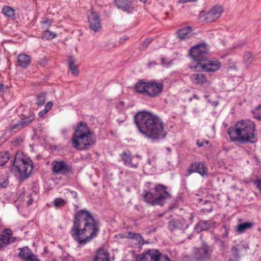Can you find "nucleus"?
<instances>
[{
  "mask_svg": "<svg viewBox=\"0 0 261 261\" xmlns=\"http://www.w3.org/2000/svg\"><path fill=\"white\" fill-rule=\"evenodd\" d=\"M73 222L70 233L80 247L89 243L97 236L100 231L99 221L91 213L85 210L75 214Z\"/></svg>",
  "mask_w": 261,
  "mask_h": 261,
  "instance_id": "obj_1",
  "label": "nucleus"
},
{
  "mask_svg": "<svg viewBox=\"0 0 261 261\" xmlns=\"http://www.w3.org/2000/svg\"><path fill=\"white\" fill-rule=\"evenodd\" d=\"M255 130L254 122L246 119L237 122L234 125L228 128L227 133L231 142L244 144L247 143H254L257 141Z\"/></svg>",
  "mask_w": 261,
  "mask_h": 261,
  "instance_id": "obj_2",
  "label": "nucleus"
},
{
  "mask_svg": "<svg viewBox=\"0 0 261 261\" xmlns=\"http://www.w3.org/2000/svg\"><path fill=\"white\" fill-rule=\"evenodd\" d=\"M207 53L206 45L205 44L196 45L191 48L190 55L197 61L196 64L191 66L196 70H203L206 72H215L221 67V63L218 60H209L205 57Z\"/></svg>",
  "mask_w": 261,
  "mask_h": 261,
  "instance_id": "obj_3",
  "label": "nucleus"
},
{
  "mask_svg": "<svg viewBox=\"0 0 261 261\" xmlns=\"http://www.w3.org/2000/svg\"><path fill=\"white\" fill-rule=\"evenodd\" d=\"M95 143V139L87 124L82 121L79 122L72 137L73 147L80 150H87Z\"/></svg>",
  "mask_w": 261,
  "mask_h": 261,
  "instance_id": "obj_4",
  "label": "nucleus"
},
{
  "mask_svg": "<svg viewBox=\"0 0 261 261\" xmlns=\"http://www.w3.org/2000/svg\"><path fill=\"white\" fill-rule=\"evenodd\" d=\"M167 134L162 120L155 114L148 111V138L159 141L164 139Z\"/></svg>",
  "mask_w": 261,
  "mask_h": 261,
  "instance_id": "obj_5",
  "label": "nucleus"
},
{
  "mask_svg": "<svg viewBox=\"0 0 261 261\" xmlns=\"http://www.w3.org/2000/svg\"><path fill=\"white\" fill-rule=\"evenodd\" d=\"M13 167L19 173L20 178L24 180L29 176L33 169V162L30 158L17 151L13 160Z\"/></svg>",
  "mask_w": 261,
  "mask_h": 261,
  "instance_id": "obj_6",
  "label": "nucleus"
},
{
  "mask_svg": "<svg viewBox=\"0 0 261 261\" xmlns=\"http://www.w3.org/2000/svg\"><path fill=\"white\" fill-rule=\"evenodd\" d=\"M171 197V194L163 185L159 184L155 187L153 191H148V203L152 205H163L166 200Z\"/></svg>",
  "mask_w": 261,
  "mask_h": 261,
  "instance_id": "obj_7",
  "label": "nucleus"
},
{
  "mask_svg": "<svg viewBox=\"0 0 261 261\" xmlns=\"http://www.w3.org/2000/svg\"><path fill=\"white\" fill-rule=\"evenodd\" d=\"M213 252V247L202 242L200 247L193 249V256L196 261H206L210 259Z\"/></svg>",
  "mask_w": 261,
  "mask_h": 261,
  "instance_id": "obj_8",
  "label": "nucleus"
},
{
  "mask_svg": "<svg viewBox=\"0 0 261 261\" xmlns=\"http://www.w3.org/2000/svg\"><path fill=\"white\" fill-rule=\"evenodd\" d=\"M51 170L55 174L67 175L72 172V167L62 160H55L51 163Z\"/></svg>",
  "mask_w": 261,
  "mask_h": 261,
  "instance_id": "obj_9",
  "label": "nucleus"
},
{
  "mask_svg": "<svg viewBox=\"0 0 261 261\" xmlns=\"http://www.w3.org/2000/svg\"><path fill=\"white\" fill-rule=\"evenodd\" d=\"M134 122L139 132L147 137V111L137 112L134 116Z\"/></svg>",
  "mask_w": 261,
  "mask_h": 261,
  "instance_id": "obj_10",
  "label": "nucleus"
},
{
  "mask_svg": "<svg viewBox=\"0 0 261 261\" xmlns=\"http://www.w3.org/2000/svg\"><path fill=\"white\" fill-rule=\"evenodd\" d=\"M90 29L95 33L99 32L101 29L100 15L91 10L88 17Z\"/></svg>",
  "mask_w": 261,
  "mask_h": 261,
  "instance_id": "obj_11",
  "label": "nucleus"
},
{
  "mask_svg": "<svg viewBox=\"0 0 261 261\" xmlns=\"http://www.w3.org/2000/svg\"><path fill=\"white\" fill-rule=\"evenodd\" d=\"M196 172L203 176L207 175V168L204 162H195L191 163L185 175L188 176L192 173Z\"/></svg>",
  "mask_w": 261,
  "mask_h": 261,
  "instance_id": "obj_12",
  "label": "nucleus"
},
{
  "mask_svg": "<svg viewBox=\"0 0 261 261\" xmlns=\"http://www.w3.org/2000/svg\"><path fill=\"white\" fill-rule=\"evenodd\" d=\"M163 89L162 83H156L154 80L148 82V96L155 97L158 96Z\"/></svg>",
  "mask_w": 261,
  "mask_h": 261,
  "instance_id": "obj_13",
  "label": "nucleus"
},
{
  "mask_svg": "<svg viewBox=\"0 0 261 261\" xmlns=\"http://www.w3.org/2000/svg\"><path fill=\"white\" fill-rule=\"evenodd\" d=\"M222 11V8L220 6L214 7L205 14L204 16L205 20L207 22L214 21L220 17Z\"/></svg>",
  "mask_w": 261,
  "mask_h": 261,
  "instance_id": "obj_14",
  "label": "nucleus"
},
{
  "mask_svg": "<svg viewBox=\"0 0 261 261\" xmlns=\"http://www.w3.org/2000/svg\"><path fill=\"white\" fill-rule=\"evenodd\" d=\"M18 256L23 261H40L28 247L20 249Z\"/></svg>",
  "mask_w": 261,
  "mask_h": 261,
  "instance_id": "obj_15",
  "label": "nucleus"
},
{
  "mask_svg": "<svg viewBox=\"0 0 261 261\" xmlns=\"http://www.w3.org/2000/svg\"><path fill=\"white\" fill-rule=\"evenodd\" d=\"M190 79L195 85L207 86L210 84L205 75L202 73L193 74L190 76Z\"/></svg>",
  "mask_w": 261,
  "mask_h": 261,
  "instance_id": "obj_16",
  "label": "nucleus"
},
{
  "mask_svg": "<svg viewBox=\"0 0 261 261\" xmlns=\"http://www.w3.org/2000/svg\"><path fill=\"white\" fill-rule=\"evenodd\" d=\"M148 256L151 261H171L166 255H163L158 250L148 249Z\"/></svg>",
  "mask_w": 261,
  "mask_h": 261,
  "instance_id": "obj_17",
  "label": "nucleus"
},
{
  "mask_svg": "<svg viewBox=\"0 0 261 261\" xmlns=\"http://www.w3.org/2000/svg\"><path fill=\"white\" fill-rule=\"evenodd\" d=\"M18 65L23 69L28 68L31 63V58L30 56L25 54H20L17 58Z\"/></svg>",
  "mask_w": 261,
  "mask_h": 261,
  "instance_id": "obj_18",
  "label": "nucleus"
},
{
  "mask_svg": "<svg viewBox=\"0 0 261 261\" xmlns=\"http://www.w3.org/2000/svg\"><path fill=\"white\" fill-rule=\"evenodd\" d=\"M114 3L118 9L124 11L129 12L132 9L131 2L129 0H114Z\"/></svg>",
  "mask_w": 261,
  "mask_h": 261,
  "instance_id": "obj_19",
  "label": "nucleus"
},
{
  "mask_svg": "<svg viewBox=\"0 0 261 261\" xmlns=\"http://www.w3.org/2000/svg\"><path fill=\"white\" fill-rule=\"evenodd\" d=\"M125 237L135 241V242L134 243L136 244L139 247H141L144 244V240L141 236L139 233L128 231L126 233Z\"/></svg>",
  "mask_w": 261,
  "mask_h": 261,
  "instance_id": "obj_20",
  "label": "nucleus"
},
{
  "mask_svg": "<svg viewBox=\"0 0 261 261\" xmlns=\"http://www.w3.org/2000/svg\"><path fill=\"white\" fill-rule=\"evenodd\" d=\"M19 240L18 237H9L4 234H0V248L5 247L9 244Z\"/></svg>",
  "mask_w": 261,
  "mask_h": 261,
  "instance_id": "obj_21",
  "label": "nucleus"
},
{
  "mask_svg": "<svg viewBox=\"0 0 261 261\" xmlns=\"http://www.w3.org/2000/svg\"><path fill=\"white\" fill-rule=\"evenodd\" d=\"M121 159L124 161V164L126 166L132 168H137L138 164H134L132 163V158L129 151L127 152H123L121 154Z\"/></svg>",
  "mask_w": 261,
  "mask_h": 261,
  "instance_id": "obj_22",
  "label": "nucleus"
},
{
  "mask_svg": "<svg viewBox=\"0 0 261 261\" xmlns=\"http://www.w3.org/2000/svg\"><path fill=\"white\" fill-rule=\"evenodd\" d=\"M94 261H110L108 251L101 248L98 249L96 253Z\"/></svg>",
  "mask_w": 261,
  "mask_h": 261,
  "instance_id": "obj_23",
  "label": "nucleus"
},
{
  "mask_svg": "<svg viewBox=\"0 0 261 261\" xmlns=\"http://www.w3.org/2000/svg\"><path fill=\"white\" fill-rule=\"evenodd\" d=\"M177 37L180 39L190 38L192 36V28L189 27H184L179 29L177 32Z\"/></svg>",
  "mask_w": 261,
  "mask_h": 261,
  "instance_id": "obj_24",
  "label": "nucleus"
},
{
  "mask_svg": "<svg viewBox=\"0 0 261 261\" xmlns=\"http://www.w3.org/2000/svg\"><path fill=\"white\" fill-rule=\"evenodd\" d=\"M135 91L140 94L147 93V82L141 80L138 81L135 86Z\"/></svg>",
  "mask_w": 261,
  "mask_h": 261,
  "instance_id": "obj_25",
  "label": "nucleus"
},
{
  "mask_svg": "<svg viewBox=\"0 0 261 261\" xmlns=\"http://www.w3.org/2000/svg\"><path fill=\"white\" fill-rule=\"evenodd\" d=\"M69 69L71 70L72 74L75 76H77L79 71L77 66L74 64L75 60L73 57L70 56L68 60Z\"/></svg>",
  "mask_w": 261,
  "mask_h": 261,
  "instance_id": "obj_26",
  "label": "nucleus"
},
{
  "mask_svg": "<svg viewBox=\"0 0 261 261\" xmlns=\"http://www.w3.org/2000/svg\"><path fill=\"white\" fill-rule=\"evenodd\" d=\"M253 226V223L252 222H245L240 223L237 225V231L239 233H242L246 230L250 229Z\"/></svg>",
  "mask_w": 261,
  "mask_h": 261,
  "instance_id": "obj_27",
  "label": "nucleus"
},
{
  "mask_svg": "<svg viewBox=\"0 0 261 261\" xmlns=\"http://www.w3.org/2000/svg\"><path fill=\"white\" fill-rule=\"evenodd\" d=\"M209 227V223L207 221H203L198 223L195 226V229L197 232H200L202 231L208 229Z\"/></svg>",
  "mask_w": 261,
  "mask_h": 261,
  "instance_id": "obj_28",
  "label": "nucleus"
},
{
  "mask_svg": "<svg viewBox=\"0 0 261 261\" xmlns=\"http://www.w3.org/2000/svg\"><path fill=\"white\" fill-rule=\"evenodd\" d=\"M57 35L54 32H51L46 29L43 31L41 34V38L45 40H51L55 38Z\"/></svg>",
  "mask_w": 261,
  "mask_h": 261,
  "instance_id": "obj_29",
  "label": "nucleus"
},
{
  "mask_svg": "<svg viewBox=\"0 0 261 261\" xmlns=\"http://www.w3.org/2000/svg\"><path fill=\"white\" fill-rule=\"evenodd\" d=\"M23 127L20 121H18L17 123L12 125L11 126H9V127L7 129V131L9 132L10 133H15L20 130L21 129L23 128Z\"/></svg>",
  "mask_w": 261,
  "mask_h": 261,
  "instance_id": "obj_30",
  "label": "nucleus"
},
{
  "mask_svg": "<svg viewBox=\"0 0 261 261\" xmlns=\"http://www.w3.org/2000/svg\"><path fill=\"white\" fill-rule=\"evenodd\" d=\"M34 117L35 116L33 114H30L28 116L21 118L19 121L21 122L24 128V127L28 126L34 120Z\"/></svg>",
  "mask_w": 261,
  "mask_h": 261,
  "instance_id": "obj_31",
  "label": "nucleus"
},
{
  "mask_svg": "<svg viewBox=\"0 0 261 261\" xmlns=\"http://www.w3.org/2000/svg\"><path fill=\"white\" fill-rule=\"evenodd\" d=\"M46 98V94L44 92H41L38 94L36 96V105L38 107L43 106L44 104Z\"/></svg>",
  "mask_w": 261,
  "mask_h": 261,
  "instance_id": "obj_32",
  "label": "nucleus"
},
{
  "mask_svg": "<svg viewBox=\"0 0 261 261\" xmlns=\"http://www.w3.org/2000/svg\"><path fill=\"white\" fill-rule=\"evenodd\" d=\"M3 13L8 17H12L14 15V10L8 6H5L2 9Z\"/></svg>",
  "mask_w": 261,
  "mask_h": 261,
  "instance_id": "obj_33",
  "label": "nucleus"
},
{
  "mask_svg": "<svg viewBox=\"0 0 261 261\" xmlns=\"http://www.w3.org/2000/svg\"><path fill=\"white\" fill-rule=\"evenodd\" d=\"M9 159V155L7 152H0V166L4 165Z\"/></svg>",
  "mask_w": 261,
  "mask_h": 261,
  "instance_id": "obj_34",
  "label": "nucleus"
},
{
  "mask_svg": "<svg viewBox=\"0 0 261 261\" xmlns=\"http://www.w3.org/2000/svg\"><path fill=\"white\" fill-rule=\"evenodd\" d=\"M253 61L252 55L246 52L244 56V62L247 67H249Z\"/></svg>",
  "mask_w": 261,
  "mask_h": 261,
  "instance_id": "obj_35",
  "label": "nucleus"
},
{
  "mask_svg": "<svg viewBox=\"0 0 261 261\" xmlns=\"http://www.w3.org/2000/svg\"><path fill=\"white\" fill-rule=\"evenodd\" d=\"M231 257L234 259L239 260L240 255L239 252V248L237 246H234L231 249Z\"/></svg>",
  "mask_w": 261,
  "mask_h": 261,
  "instance_id": "obj_36",
  "label": "nucleus"
},
{
  "mask_svg": "<svg viewBox=\"0 0 261 261\" xmlns=\"http://www.w3.org/2000/svg\"><path fill=\"white\" fill-rule=\"evenodd\" d=\"M53 203L54 207H55L56 208H59L63 206L65 204L66 201L65 200L63 199L58 198H56L54 200Z\"/></svg>",
  "mask_w": 261,
  "mask_h": 261,
  "instance_id": "obj_37",
  "label": "nucleus"
},
{
  "mask_svg": "<svg viewBox=\"0 0 261 261\" xmlns=\"http://www.w3.org/2000/svg\"><path fill=\"white\" fill-rule=\"evenodd\" d=\"M53 23L51 19L47 17L42 18L41 23L43 28H47L50 27Z\"/></svg>",
  "mask_w": 261,
  "mask_h": 261,
  "instance_id": "obj_38",
  "label": "nucleus"
},
{
  "mask_svg": "<svg viewBox=\"0 0 261 261\" xmlns=\"http://www.w3.org/2000/svg\"><path fill=\"white\" fill-rule=\"evenodd\" d=\"M9 184L8 179L4 175H0V189L6 188Z\"/></svg>",
  "mask_w": 261,
  "mask_h": 261,
  "instance_id": "obj_39",
  "label": "nucleus"
},
{
  "mask_svg": "<svg viewBox=\"0 0 261 261\" xmlns=\"http://www.w3.org/2000/svg\"><path fill=\"white\" fill-rule=\"evenodd\" d=\"M253 117L261 120V105L256 107L252 112Z\"/></svg>",
  "mask_w": 261,
  "mask_h": 261,
  "instance_id": "obj_40",
  "label": "nucleus"
},
{
  "mask_svg": "<svg viewBox=\"0 0 261 261\" xmlns=\"http://www.w3.org/2000/svg\"><path fill=\"white\" fill-rule=\"evenodd\" d=\"M173 64L172 60H168L166 58H162L161 59V65L165 67H169Z\"/></svg>",
  "mask_w": 261,
  "mask_h": 261,
  "instance_id": "obj_41",
  "label": "nucleus"
},
{
  "mask_svg": "<svg viewBox=\"0 0 261 261\" xmlns=\"http://www.w3.org/2000/svg\"><path fill=\"white\" fill-rule=\"evenodd\" d=\"M176 222L175 220H172L171 221L169 222V229L171 230V231H173L175 229H177V227H176Z\"/></svg>",
  "mask_w": 261,
  "mask_h": 261,
  "instance_id": "obj_42",
  "label": "nucleus"
},
{
  "mask_svg": "<svg viewBox=\"0 0 261 261\" xmlns=\"http://www.w3.org/2000/svg\"><path fill=\"white\" fill-rule=\"evenodd\" d=\"M176 224L177 229H182L184 228V225L182 224V220L178 219L175 220Z\"/></svg>",
  "mask_w": 261,
  "mask_h": 261,
  "instance_id": "obj_43",
  "label": "nucleus"
},
{
  "mask_svg": "<svg viewBox=\"0 0 261 261\" xmlns=\"http://www.w3.org/2000/svg\"><path fill=\"white\" fill-rule=\"evenodd\" d=\"M53 107V103L51 101H49L47 102L45 107L44 109H43L44 110L45 113H47Z\"/></svg>",
  "mask_w": 261,
  "mask_h": 261,
  "instance_id": "obj_44",
  "label": "nucleus"
},
{
  "mask_svg": "<svg viewBox=\"0 0 261 261\" xmlns=\"http://www.w3.org/2000/svg\"><path fill=\"white\" fill-rule=\"evenodd\" d=\"M4 233L9 237H13L12 236L13 234V232L11 230V229L8 228H6L4 230Z\"/></svg>",
  "mask_w": 261,
  "mask_h": 261,
  "instance_id": "obj_45",
  "label": "nucleus"
},
{
  "mask_svg": "<svg viewBox=\"0 0 261 261\" xmlns=\"http://www.w3.org/2000/svg\"><path fill=\"white\" fill-rule=\"evenodd\" d=\"M255 184L257 188L261 192V179L256 180L255 182Z\"/></svg>",
  "mask_w": 261,
  "mask_h": 261,
  "instance_id": "obj_46",
  "label": "nucleus"
},
{
  "mask_svg": "<svg viewBox=\"0 0 261 261\" xmlns=\"http://www.w3.org/2000/svg\"><path fill=\"white\" fill-rule=\"evenodd\" d=\"M178 2L179 3L184 4L187 2H190V0H178Z\"/></svg>",
  "mask_w": 261,
  "mask_h": 261,
  "instance_id": "obj_47",
  "label": "nucleus"
},
{
  "mask_svg": "<svg viewBox=\"0 0 261 261\" xmlns=\"http://www.w3.org/2000/svg\"><path fill=\"white\" fill-rule=\"evenodd\" d=\"M46 113H45L44 112V110H43L42 111H40L39 113V116L40 117H42L43 116V115H44L45 114H46Z\"/></svg>",
  "mask_w": 261,
  "mask_h": 261,
  "instance_id": "obj_48",
  "label": "nucleus"
},
{
  "mask_svg": "<svg viewBox=\"0 0 261 261\" xmlns=\"http://www.w3.org/2000/svg\"><path fill=\"white\" fill-rule=\"evenodd\" d=\"M71 194L72 195V196L74 197V198H76L77 196V194L76 192H74V191H72L71 192Z\"/></svg>",
  "mask_w": 261,
  "mask_h": 261,
  "instance_id": "obj_49",
  "label": "nucleus"
},
{
  "mask_svg": "<svg viewBox=\"0 0 261 261\" xmlns=\"http://www.w3.org/2000/svg\"><path fill=\"white\" fill-rule=\"evenodd\" d=\"M32 203H33V199H32V198H31L29 200H28L27 204L28 205H29L32 204Z\"/></svg>",
  "mask_w": 261,
  "mask_h": 261,
  "instance_id": "obj_50",
  "label": "nucleus"
},
{
  "mask_svg": "<svg viewBox=\"0 0 261 261\" xmlns=\"http://www.w3.org/2000/svg\"><path fill=\"white\" fill-rule=\"evenodd\" d=\"M143 198L145 202H147V192H145V193L143 194Z\"/></svg>",
  "mask_w": 261,
  "mask_h": 261,
  "instance_id": "obj_51",
  "label": "nucleus"
},
{
  "mask_svg": "<svg viewBox=\"0 0 261 261\" xmlns=\"http://www.w3.org/2000/svg\"><path fill=\"white\" fill-rule=\"evenodd\" d=\"M5 89V85L4 84H0V91H3Z\"/></svg>",
  "mask_w": 261,
  "mask_h": 261,
  "instance_id": "obj_52",
  "label": "nucleus"
},
{
  "mask_svg": "<svg viewBox=\"0 0 261 261\" xmlns=\"http://www.w3.org/2000/svg\"><path fill=\"white\" fill-rule=\"evenodd\" d=\"M155 64V62H150L149 64L148 65V66L150 67L151 66H153Z\"/></svg>",
  "mask_w": 261,
  "mask_h": 261,
  "instance_id": "obj_53",
  "label": "nucleus"
},
{
  "mask_svg": "<svg viewBox=\"0 0 261 261\" xmlns=\"http://www.w3.org/2000/svg\"><path fill=\"white\" fill-rule=\"evenodd\" d=\"M197 145H198V146L199 147H201L203 145V143H200L199 141H197Z\"/></svg>",
  "mask_w": 261,
  "mask_h": 261,
  "instance_id": "obj_54",
  "label": "nucleus"
},
{
  "mask_svg": "<svg viewBox=\"0 0 261 261\" xmlns=\"http://www.w3.org/2000/svg\"><path fill=\"white\" fill-rule=\"evenodd\" d=\"M239 260L234 259L232 258H230L228 261H239Z\"/></svg>",
  "mask_w": 261,
  "mask_h": 261,
  "instance_id": "obj_55",
  "label": "nucleus"
},
{
  "mask_svg": "<svg viewBox=\"0 0 261 261\" xmlns=\"http://www.w3.org/2000/svg\"><path fill=\"white\" fill-rule=\"evenodd\" d=\"M141 2H142L143 3H145L147 0H139Z\"/></svg>",
  "mask_w": 261,
  "mask_h": 261,
  "instance_id": "obj_56",
  "label": "nucleus"
},
{
  "mask_svg": "<svg viewBox=\"0 0 261 261\" xmlns=\"http://www.w3.org/2000/svg\"><path fill=\"white\" fill-rule=\"evenodd\" d=\"M62 260H63V261H66V260H67V258H66V257H63L62 258Z\"/></svg>",
  "mask_w": 261,
  "mask_h": 261,
  "instance_id": "obj_57",
  "label": "nucleus"
},
{
  "mask_svg": "<svg viewBox=\"0 0 261 261\" xmlns=\"http://www.w3.org/2000/svg\"><path fill=\"white\" fill-rule=\"evenodd\" d=\"M194 98H195L196 99H199V98L198 97V96H197L196 95H195L194 96Z\"/></svg>",
  "mask_w": 261,
  "mask_h": 261,
  "instance_id": "obj_58",
  "label": "nucleus"
},
{
  "mask_svg": "<svg viewBox=\"0 0 261 261\" xmlns=\"http://www.w3.org/2000/svg\"><path fill=\"white\" fill-rule=\"evenodd\" d=\"M147 40H148V42L151 41L152 39H151L150 40V39L148 38Z\"/></svg>",
  "mask_w": 261,
  "mask_h": 261,
  "instance_id": "obj_59",
  "label": "nucleus"
},
{
  "mask_svg": "<svg viewBox=\"0 0 261 261\" xmlns=\"http://www.w3.org/2000/svg\"><path fill=\"white\" fill-rule=\"evenodd\" d=\"M167 149L169 151H171L170 149L169 148H168V147H167Z\"/></svg>",
  "mask_w": 261,
  "mask_h": 261,
  "instance_id": "obj_60",
  "label": "nucleus"
},
{
  "mask_svg": "<svg viewBox=\"0 0 261 261\" xmlns=\"http://www.w3.org/2000/svg\"><path fill=\"white\" fill-rule=\"evenodd\" d=\"M196 0H190V2H194V1H196Z\"/></svg>",
  "mask_w": 261,
  "mask_h": 261,
  "instance_id": "obj_61",
  "label": "nucleus"
},
{
  "mask_svg": "<svg viewBox=\"0 0 261 261\" xmlns=\"http://www.w3.org/2000/svg\"><path fill=\"white\" fill-rule=\"evenodd\" d=\"M242 45H241V46H238V47H241ZM236 47H238V46H236Z\"/></svg>",
  "mask_w": 261,
  "mask_h": 261,
  "instance_id": "obj_62",
  "label": "nucleus"
},
{
  "mask_svg": "<svg viewBox=\"0 0 261 261\" xmlns=\"http://www.w3.org/2000/svg\"><path fill=\"white\" fill-rule=\"evenodd\" d=\"M136 156H137V158L140 157V156H139V155H136Z\"/></svg>",
  "mask_w": 261,
  "mask_h": 261,
  "instance_id": "obj_63",
  "label": "nucleus"
}]
</instances>
